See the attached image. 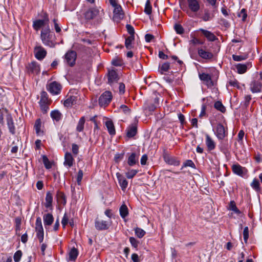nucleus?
I'll return each instance as SVG.
<instances>
[{"instance_id": "obj_48", "label": "nucleus", "mask_w": 262, "mask_h": 262, "mask_svg": "<svg viewBox=\"0 0 262 262\" xmlns=\"http://www.w3.org/2000/svg\"><path fill=\"white\" fill-rule=\"evenodd\" d=\"M137 171L134 169L129 170L126 172V178L128 179H132L137 174Z\"/></svg>"}, {"instance_id": "obj_6", "label": "nucleus", "mask_w": 262, "mask_h": 262, "mask_svg": "<svg viewBox=\"0 0 262 262\" xmlns=\"http://www.w3.org/2000/svg\"><path fill=\"white\" fill-rule=\"evenodd\" d=\"M46 88L48 92L51 94L55 95L59 94L61 92L62 85L59 82L57 81L48 82Z\"/></svg>"}, {"instance_id": "obj_46", "label": "nucleus", "mask_w": 262, "mask_h": 262, "mask_svg": "<svg viewBox=\"0 0 262 262\" xmlns=\"http://www.w3.org/2000/svg\"><path fill=\"white\" fill-rule=\"evenodd\" d=\"M144 12L147 14H150L152 12V7L150 4V2L149 1H147L146 3L145 9H144Z\"/></svg>"}, {"instance_id": "obj_36", "label": "nucleus", "mask_w": 262, "mask_h": 262, "mask_svg": "<svg viewBox=\"0 0 262 262\" xmlns=\"http://www.w3.org/2000/svg\"><path fill=\"white\" fill-rule=\"evenodd\" d=\"M134 40V36L130 35L125 39V46L128 50H130L133 48L132 45L133 42Z\"/></svg>"}, {"instance_id": "obj_15", "label": "nucleus", "mask_w": 262, "mask_h": 262, "mask_svg": "<svg viewBox=\"0 0 262 262\" xmlns=\"http://www.w3.org/2000/svg\"><path fill=\"white\" fill-rule=\"evenodd\" d=\"M65 60L66 62L70 66H73L75 63L77 57L76 52L74 51H69L65 54Z\"/></svg>"}, {"instance_id": "obj_44", "label": "nucleus", "mask_w": 262, "mask_h": 262, "mask_svg": "<svg viewBox=\"0 0 262 262\" xmlns=\"http://www.w3.org/2000/svg\"><path fill=\"white\" fill-rule=\"evenodd\" d=\"M228 84L229 85L231 86L236 88L237 89H239L240 88L239 82L235 78L230 79L228 81Z\"/></svg>"}, {"instance_id": "obj_20", "label": "nucleus", "mask_w": 262, "mask_h": 262, "mask_svg": "<svg viewBox=\"0 0 262 262\" xmlns=\"http://www.w3.org/2000/svg\"><path fill=\"white\" fill-rule=\"evenodd\" d=\"M99 13V11L95 8H90L84 13L85 19L90 20L93 19Z\"/></svg>"}, {"instance_id": "obj_25", "label": "nucleus", "mask_w": 262, "mask_h": 262, "mask_svg": "<svg viewBox=\"0 0 262 262\" xmlns=\"http://www.w3.org/2000/svg\"><path fill=\"white\" fill-rule=\"evenodd\" d=\"M200 31L209 41H213L217 39L216 37L212 32L203 29H201Z\"/></svg>"}, {"instance_id": "obj_23", "label": "nucleus", "mask_w": 262, "mask_h": 262, "mask_svg": "<svg viewBox=\"0 0 262 262\" xmlns=\"http://www.w3.org/2000/svg\"><path fill=\"white\" fill-rule=\"evenodd\" d=\"M261 88V84L260 82L254 81L250 84V90L253 93L260 92Z\"/></svg>"}, {"instance_id": "obj_26", "label": "nucleus", "mask_w": 262, "mask_h": 262, "mask_svg": "<svg viewBox=\"0 0 262 262\" xmlns=\"http://www.w3.org/2000/svg\"><path fill=\"white\" fill-rule=\"evenodd\" d=\"M198 54L201 57L205 59H210L213 56L212 53L206 51L202 49L198 50Z\"/></svg>"}, {"instance_id": "obj_5", "label": "nucleus", "mask_w": 262, "mask_h": 262, "mask_svg": "<svg viewBox=\"0 0 262 262\" xmlns=\"http://www.w3.org/2000/svg\"><path fill=\"white\" fill-rule=\"evenodd\" d=\"M214 132L219 140H223L228 136V128L221 123L217 124Z\"/></svg>"}, {"instance_id": "obj_33", "label": "nucleus", "mask_w": 262, "mask_h": 262, "mask_svg": "<svg viewBox=\"0 0 262 262\" xmlns=\"http://www.w3.org/2000/svg\"><path fill=\"white\" fill-rule=\"evenodd\" d=\"M50 116L53 120L59 121L62 118L61 113L58 110L52 111L50 113Z\"/></svg>"}, {"instance_id": "obj_22", "label": "nucleus", "mask_w": 262, "mask_h": 262, "mask_svg": "<svg viewBox=\"0 0 262 262\" xmlns=\"http://www.w3.org/2000/svg\"><path fill=\"white\" fill-rule=\"evenodd\" d=\"M105 125L110 135L114 136L116 134L115 126L113 121L111 120H106L105 122Z\"/></svg>"}, {"instance_id": "obj_53", "label": "nucleus", "mask_w": 262, "mask_h": 262, "mask_svg": "<svg viewBox=\"0 0 262 262\" xmlns=\"http://www.w3.org/2000/svg\"><path fill=\"white\" fill-rule=\"evenodd\" d=\"M112 63L115 66H122L123 62L121 59L116 58L112 60Z\"/></svg>"}, {"instance_id": "obj_43", "label": "nucleus", "mask_w": 262, "mask_h": 262, "mask_svg": "<svg viewBox=\"0 0 262 262\" xmlns=\"http://www.w3.org/2000/svg\"><path fill=\"white\" fill-rule=\"evenodd\" d=\"M135 232L136 235L139 238L143 237L145 234V231L142 229L138 227L135 229Z\"/></svg>"}, {"instance_id": "obj_32", "label": "nucleus", "mask_w": 262, "mask_h": 262, "mask_svg": "<svg viewBox=\"0 0 262 262\" xmlns=\"http://www.w3.org/2000/svg\"><path fill=\"white\" fill-rule=\"evenodd\" d=\"M56 197L57 201L59 203L62 204L64 206L66 204V196L64 193L60 191H58L57 193Z\"/></svg>"}, {"instance_id": "obj_28", "label": "nucleus", "mask_w": 262, "mask_h": 262, "mask_svg": "<svg viewBox=\"0 0 262 262\" xmlns=\"http://www.w3.org/2000/svg\"><path fill=\"white\" fill-rule=\"evenodd\" d=\"M43 220L44 225L45 226H50L52 224L53 221H54V217L52 214L51 213H47L45 214L43 216Z\"/></svg>"}, {"instance_id": "obj_10", "label": "nucleus", "mask_w": 262, "mask_h": 262, "mask_svg": "<svg viewBox=\"0 0 262 262\" xmlns=\"http://www.w3.org/2000/svg\"><path fill=\"white\" fill-rule=\"evenodd\" d=\"M111 225V221H103L96 219L95 221V227L98 230H105L109 228Z\"/></svg>"}, {"instance_id": "obj_7", "label": "nucleus", "mask_w": 262, "mask_h": 262, "mask_svg": "<svg viewBox=\"0 0 262 262\" xmlns=\"http://www.w3.org/2000/svg\"><path fill=\"white\" fill-rule=\"evenodd\" d=\"M35 231L36 232V236L39 243H42L44 238V231L42 225L41 219L40 217L36 218L35 222Z\"/></svg>"}, {"instance_id": "obj_64", "label": "nucleus", "mask_w": 262, "mask_h": 262, "mask_svg": "<svg viewBox=\"0 0 262 262\" xmlns=\"http://www.w3.org/2000/svg\"><path fill=\"white\" fill-rule=\"evenodd\" d=\"M132 259L134 262H140V259L139 256L136 253H133L132 255Z\"/></svg>"}, {"instance_id": "obj_40", "label": "nucleus", "mask_w": 262, "mask_h": 262, "mask_svg": "<svg viewBox=\"0 0 262 262\" xmlns=\"http://www.w3.org/2000/svg\"><path fill=\"white\" fill-rule=\"evenodd\" d=\"M41 121L40 119H38L36 120L35 124H34V129L35 130L36 133L39 135L42 133L41 130Z\"/></svg>"}, {"instance_id": "obj_18", "label": "nucleus", "mask_w": 262, "mask_h": 262, "mask_svg": "<svg viewBox=\"0 0 262 262\" xmlns=\"http://www.w3.org/2000/svg\"><path fill=\"white\" fill-rule=\"evenodd\" d=\"M205 143L209 151H211L215 149L216 146L215 142L207 134L205 135Z\"/></svg>"}, {"instance_id": "obj_60", "label": "nucleus", "mask_w": 262, "mask_h": 262, "mask_svg": "<svg viewBox=\"0 0 262 262\" xmlns=\"http://www.w3.org/2000/svg\"><path fill=\"white\" fill-rule=\"evenodd\" d=\"M120 111L123 112L125 114H127L129 112V109L128 106L125 105H121L119 108Z\"/></svg>"}, {"instance_id": "obj_9", "label": "nucleus", "mask_w": 262, "mask_h": 262, "mask_svg": "<svg viewBox=\"0 0 262 262\" xmlns=\"http://www.w3.org/2000/svg\"><path fill=\"white\" fill-rule=\"evenodd\" d=\"M49 18L47 15H46L44 19H37L33 23V29L38 31L40 28H45L48 25Z\"/></svg>"}, {"instance_id": "obj_62", "label": "nucleus", "mask_w": 262, "mask_h": 262, "mask_svg": "<svg viewBox=\"0 0 262 262\" xmlns=\"http://www.w3.org/2000/svg\"><path fill=\"white\" fill-rule=\"evenodd\" d=\"M125 84L123 83H120L119 86V93L120 94H123L125 92Z\"/></svg>"}, {"instance_id": "obj_52", "label": "nucleus", "mask_w": 262, "mask_h": 262, "mask_svg": "<svg viewBox=\"0 0 262 262\" xmlns=\"http://www.w3.org/2000/svg\"><path fill=\"white\" fill-rule=\"evenodd\" d=\"M190 167L192 168L195 167V164L191 160H187L184 162L182 167Z\"/></svg>"}, {"instance_id": "obj_41", "label": "nucleus", "mask_w": 262, "mask_h": 262, "mask_svg": "<svg viewBox=\"0 0 262 262\" xmlns=\"http://www.w3.org/2000/svg\"><path fill=\"white\" fill-rule=\"evenodd\" d=\"M214 107L217 111H219L222 113H224L226 112L225 107L223 105L222 103L220 101H217L214 103Z\"/></svg>"}, {"instance_id": "obj_55", "label": "nucleus", "mask_w": 262, "mask_h": 262, "mask_svg": "<svg viewBox=\"0 0 262 262\" xmlns=\"http://www.w3.org/2000/svg\"><path fill=\"white\" fill-rule=\"evenodd\" d=\"M171 59L175 61V62H177V63L179 65V69H182L184 63L182 60H180L178 59V58L176 56H172L171 57Z\"/></svg>"}, {"instance_id": "obj_54", "label": "nucleus", "mask_w": 262, "mask_h": 262, "mask_svg": "<svg viewBox=\"0 0 262 262\" xmlns=\"http://www.w3.org/2000/svg\"><path fill=\"white\" fill-rule=\"evenodd\" d=\"M244 239L245 243L247 242L249 238V228L248 227H246L244 229L243 231Z\"/></svg>"}, {"instance_id": "obj_27", "label": "nucleus", "mask_w": 262, "mask_h": 262, "mask_svg": "<svg viewBox=\"0 0 262 262\" xmlns=\"http://www.w3.org/2000/svg\"><path fill=\"white\" fill-rule=\"evenodd\" d=\"M46 202L45 206L47 208H51L52 207L53 195L50 191H48L46 196Z\"/></svg>"}, {"instance_id": "obj_29", "label": "nucleus", "mask_w": 262, "mask_h": 262, "mask_svg": "<svg viewBox=\"0 0 262 262\" xmlns=\"http://www.w3.org/2000/svg\"><path fill=\"white\" fill-rule=\"evenodd\" d=\"M138 162V157L137 156V155L133 152L128 157V160H127V163L130 166H133L135 165Z\"/></svg>"}, {"instance_id": "obj_51", "label": "nucleus", "mask_w": 262, "mask_h": 262, "mask_svg": "<svg viewBox=\"0 0 262 262\" xmlns=\"http://www.w3.org/2000/svg\"><path fill=\"white\" fill-rule=\"evenodd\" d=\"M259 185V181H252V182L251 183V187L257 191H260Z\"/></svg>"}, {"instance_id": "obj_1", "label": "nucleus", "mask_w": 262, "mask_h": 262, "mask_svg": "<svg viewBox=\"0 0 262 262\" xmlns=\"http://www.w3.org/2000/svg\"><path fill=\"white\" fill-rule=\"evenodd\" d=\"M52 36L53 33L51 31L49 25H47L45 28L42 29L40 34V38L45 45L50 47L54 46V43L52 40Z\"/></svg>"}, {"instance_id": "obj_31", "label": "nucleus", "mask_w": 262, "mask_h": 262, "mask_svg": "<svg viewBox=\"0 0 262 262\" xmlns=\"http://www.w3.org/2000/svg\"><path fill=\"white\" fill-rule=\"evenodd\" d=\"M76 101V97L74 96H68V98L64 100V105L66 107H71Z\"/></svg>"}, {"instance_id": "obj_63", "label": "nucleus", "mask_w": 262, "mask_h": 262, "mask_svg": "<svg viewBox=\"0 0 262 262\" xmlns=\"http://www.w3.org/2000/svg\"><path fill=\"white\" fill-rule=\"evenodd\" d=\"M119 184L122 190L125 191L128 185L127 181H119Z\"/></svg>"}, {"instance_id": "obj_58", "label": "nucleus", "mask_w": 262, "mask_h": 262, "mask_svg": "<svg viewBox=\"0 0 262 262\" xmlns=\"http://www.w3.org/2000/svg\"><path fill=\"white\" fill-rule=\"evenodd\" d=\"M72 151L74 155H77L79 152V146L75 143L72 144Z\"/></svg>"}, {"instance_id": "obj_16", "label": "nucleus", "mask_w": 262, "mask_h": 262, "mask_svg": "<svg viewBox=\"0 0 262 262\" xmlns=\"http://www.w3.org/2000/svg\"><path fill=\"white\" fill-rule=\"evenodd\" d=\"M232 169L233 172L241 177H244L247 174L248 170L244 167H242L239 164H234L232 166Z\"/></svg>"}, {"instance_id": "obj_47", "label": "nucleus", "mask_w": 262, "mask_h": 262, "mask_svg": "<svg viewBox=\"0 0 262 262\" xmlns=\"http://www.w3.org/2000/svg\"><path fill=\"white\" fill-rule=\"evenodd\" d=\"M169 63L168 62H164L161 66H160V70L161 71V73L163 72H167L169 69Z\"/></svg>"}, {"instance_id": "obj_49", "label": "nucleus", "mask_w": 262, "mask_h": 262, "mask_svg": "<svg viewBox=\"0 0 262 262\" xmlns=\"http://www.w3.org/2000/svg\"><path fill=\"white\" fill-rule=\"evenodd\" d=\"M42 160H43V164L46 168L50 169L51 168L52 164L50 163V162L49 161L48 158L46 156H43L42 157Z\"/></svg>"}, {"instance_id": "obj_42", "label": "nucleus", "mask_w": 262, "mask_h": 262, "mask_svg": "<svg viewBox=\"0 0 262 262\" xmlns=\"http://www.w3.org/2000/svg\"><path fill=\"white\" fill-rule=\"evenodd\" d=\"M213 18V15L210 14L208 10H205L204 14L202 17V19L205 21L211 20Z\"/></svg>"}, {"instance_id": "obj_19", "label": "nucleus", "mask_w": 262, "mask_h": 262, "mask_svg": "<svg viewBox=\"0 0 262 262\" xmlns=\"http://www.w3.org/2000/svg\"><path fill=\"white\" fill-rule=\"evenodd\" d=\"M200 79L208 86L211 87L213 85V82L210 75L206 73H202L199 76Z\"/></svg>"}, {"instance_id": "obj_56", "label": "nucleus", "mask_w": 262, "mask_h": 262, "mask_svg": "<svg viewBox=\"0 0 262 262\" xmlns=\"http://www.w3.org/2000/svg\"><path fill=\"white\" fill-rule=\"evenodd\" d=\"M124 154H117L115 155L114 157V160L115 162L119 163L120 162L123 158Z\"/></svg>"}, {"instance_id": "obj_57", "label": "nucleus", "mask_w": 262, "mask_h": 262, "mask_svg": "<svg viewBox=\"0 0 262 262\" xmlns=\"http://www.w3.org/2000/svg\"><path fill=\"white\" fill-rule=\"evenodd\" d=\"M69 221V217L67 216V213H64L62 221H61V224L63 227V228H65L66 226L68 224Z\"/></svg>"}, {"instance_id": "obj_61", "label": "nucleus", "mask_w": 262, "mask_h": 262, "mask_svg": "<svg viewBox=\"0 0 262 262\" xmlns=\"http://www.w3.org/2000/svg\"><path fill=\"white\" fill-rule=\"evenodd\" d=\"M232 58L234 61H242V60H245L246 59V58L244 57L243 56L236 55H233Z\"/></svg>"}, {"instance_id": "obj_39", "label": "nucleus", "mask_w": 262, "mask_h": 262, "mask_svg": "<svg viewBox=\"0 0 262 262\" xmlns=\"http://www.w3.org/2000/svg\"><path fill=\"white\" fill-rule=\"evenodd\" d=\"M7 124L10 132L12 134L15 133V127L14 125L13 119L11 117L9 116L7 118Z\"/></svg>"}, {"instance_id": "obj_38", "label": "nucleus", "mask_w": 262, "mask_h": 262, "mask_svg": "<svg viewBox=\"0 0 262 262\" xmlns=\"http://www.w3.org/2000/svg\"><path fill=\"white\" fill-rule=\"evenodd\" d=\"M120 214L122 218H125L128 215V208L125 204L121 205L119 209Z\"/></svg>"}, {"instance_id": "obj_45", "label": "nucleus", "mask_w": 262, "mask_h": 262, "mask_svg": "<svg viewBox=\"0 0 262 262\" xmlns=\"http://www.w3.org/2000/svg\"><path fill=\"white\" fill-rule=\"evenodd\" d=\"M23 255L21 250H17L14 254L13 258L15 262H19Z\"/></svg>"}, {"instance_id": "obj_3", "label": "nucleus", "mask_w": 262, "mask_h": 262, "mask_svg": "<svg viewBox=\"0 0 262 262\" xmlns=\"http://www.w3.org/2000/svg\"><path fill=\"white\" fill-rule=\"evenodd\" d=\"M109 2L112 7H114V19L116 21H119L122 19L124 17V13L121 6L118 4L116 0H109Z\"/></svg>"}, {"instance_id": "obj_12", "label": "nucleus", "mask_w": 262, "mask_h": 262, "mask_svg": "<svg viewBox=\"0 0 262 262\" xmlns=\"http://www.w3.org/2000/svg\"><path fill=\"white\" fill-rule=\"evenodd\" d=\"M108 79V83L112 85L114 83H116L119 79V74L114 70H108L107 75Z\"/></svg>"}, {"instance_id": "obj_4", "label": "nucleus", "mask_w": 262, "mask_h": 262, "mask_svg": "<svg viewBox=\"0 0 262 262\" xmlns=\"http://www.w3.org/2000/svg\"><path fill=\"white\" fill-rule=\"evenodd\" d=\"M113 95L111 92L106 91L99 97L98 102L101 107L107 106L111 102Z\"/></svg>"}, {"instance_id": "obj_59", "label": "nucleus", "mask_w": 262, "mask_h": 262, "mask_svg": "<svg viewBox=\"0 0 262 262\" xmlns=\"http://www.w3.org/2000/svg\"><path fill=\"white\" fill-rule=\"evenodd\" d=\"M129 242L131 245L135 248H137L138 246L139 242L134 237H130L129 238Z\"/></svg>"}, {"instance_id": "obj_8", "label": "nucleus", "mask_w": 262, "mask_h": 262, "mask_svg": "<svg viewBox=\"0 0 262 262\" xmlns=\"http://www.w3.org/2000/svg\"><path fill=\"white\" fill-rule=\"evenodd\" d=\"M40 109L43 113H47L49 110V100L48 94L46 92L41 93L40 99L39 102Z\"/></svg>"}, {"instance_id": "obj_50", "label": "nucleus", "mask_w": 262, "mask_h": 262, "mask_svg": "<svg viewBox=\"0 0 262 262\" xmlns=\"http://www.w3.org/2000/svg\"><path fill=\"white\" fill-rule=\"evenodd\" d=\"M174 28L177 33L179 34H182L184 33V29L180 24H176Z\"/></svg>"}, {"instance_id": "obj_14", "label": "nucleus", "mask_w": 262, "mask_h": 262, "mask_svg": "<svg viewBox=\"0 0 262 262\" xmlns=\"http://www.w3.org/2000/svg\"><path fill=\"white\" fill-rule=\"evenodd\" d=\"M159 104V98L156 97L154 100H148L145 106V110L149 112H153Z\"/></svg>"}, {"instance_id": "obj_21", "label": "nucleus", "mask_w": 262, "mask_h": 262, "mask_svg": "<svg viewBox=\"0 0 262 262\" xmlns=\"http://www.w3.org/2000/svg\"><path fill=\"white\" fill-rule=\"evenodd\" d=\"M74 159L70 152H67L64 155V165L68 168L72 166Z\"/></svg>"}, {"instance_id": "obj_11", "label": "nucleus", "mask_w": 262, "mask_h": 262, "mask_svg": "<svg viewBox=\"0 0 262 262\" xmlns=\"http://www.w3.org/2000/svg\"><path fill=\"white\" fill-rule=\"evenodd\" d=\"M27 71L29 73L38 74L40 73V65L36 61H32L26 66Z\"/></svg>"}, {"instance_id": "obj_17", "label": "nucleus", "mask_w": 262, "mask_h": 262, "mask_svg": "<svg viewBox=\"0 0 262 262\" xmlns=\"http://www.w3.org/2000/svg\"><path fill=\"white\" fill-rule=\"evenodd\" d=\"M137 133V123H134L130 124L126 129V136L128 138L134 137Z\"/></svg>"}, {"instance_id": "obj_35", "label": "nucleus", "mask_w": 262, "mask_h": 262, "mask_svg": "<svg viewBox=\"0 0 262 262\" xmlns=\"http://www.w3.org/2000/svg\"><path fill=\"white\" fill-rule=\"evenodd\" d=\"M85 121V117L83 116L80 118L76 126V130L78 132H81L83 131L84 129Z\"/></svg>"}, {"instance_id": "obj_2", "label": "nucleus", "mask_w": 262, "mask_h": 262, "mask_svg": "<svg viewBox=\"0 0 262 262\" xmlns=\"http://www.w3.org/2000/svg\"><path fill=\"white\" fill-rule=\"evenodd\" d=\"M186 13L189 16H191V13L196 14L201 9V3L200 0H186Z\"/></svg>"}, {"instance_id": "obj_30", "label": "nucleus", "mask_w": 262, "mask_h": 262, "mask_svg": "<svg viewBox=\"0 0 262 262\" xmlns=\"http://www.w3.org/2000/svg\"><path fill=\"white\" fill-rule=\"evenodd\" d=\"M228 209L232 211L238 215L242 213L241 211L237 208L235 202L234 201H231L229 204Z\"/></svg>"}, {"instance_id": "obj_37", "label": "nucleus", "mask_w": 262, "mask_h": 262, "mask_svg": "<svg viewBox=\"0 0 262 262\" xmlns=\"http://www.w3.org/2000/svg\"><path fill=\"white\" fill-rule=\"evenodd\" d=\"M78 253L77 250L76 248H72L70 250V252L69 253V260H70V261H74V260H75L76 259V258H77V257L78 256Z\"/></svg>"}, {"instance_id": "obj_34", "label": "nucleus", "mask_w": 262, "mask_h": 262, "mask_svg": "<svg viewBox=\"0 0 262 262\" xmlns=\"http://www.w3.org/2000/svg\"><path fill=\"white\" fill-rule=\"evenodd\" d=\"M248 64L238 63L235 67L238 74H242L246 72L248 69Z\"/></svg>"}, {"instance_id": "obj_24", "label": "nucleus", "mask_w": 262, "mask_h": 262, "mask_svg": "<svg viewBox=\"0 0 262 262\" xmlns=\"http://www.w3.org/2000/svg\"><path fill=\"white\" fill-rule=\"evenodd\" d=\"M164 160L167 163L170 165H173L174 166H178L180 165L179 161L174 157H170L168 155H164Z\"/></svg>"}, {"instance_id": "obj_13", "label": "nucleus", "mask_w": 262, "mask_h": 262, "mask_svg": "<svg viewBox=\"0 0 262 262\" xmlns=\"http://www.w3.org/2000/svg\"><path fill=\"white\" fill-rule=\"evenodd\" d=\"M34 54L36 59L42 60L47 55V51L41 46H36L34 48Z\"/></svg>"}]
</instances>
